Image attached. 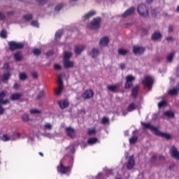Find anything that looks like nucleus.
Segmentation results:
<instances>
[{"label":"nucleus","mask_w":179,"mask_h":179,"mask_svg":"<svg viewBox=\"0 0 179 179\" xmlns=\"http://www.w3.org/2000/svg\"><path fill=\"white\" fill-rule=\"evenodd\" d=\"M101 27V17H96L92 19L90 24L87 25L90 30H99Z\"/></svg>","instance_id":"f257e3e1"},{"label":"nucleus","mask_w":179,"mask_h":179,"mask_svg":"<svg viewBox=\"0 0 179 179\" xmlns=\"http://www.w3.org/2000/svg\"><path fill=\"white\" fill-rule=\"evenodd\" d=\"M8 45L10 51H15V50H22V48H24V43H17L16 41L8 42Z\"/></svg>","instance_id":"f03ea898"},{"label":"nucleus","mask_w":179,"mask_h":179,"mask_svg":"<svg viewBox=\"0 0 179 179\" xmlns=\"http://www.w3.org/2000/svg\"><path fill=\"white\" fill-rule=\"evenodd\" d=\"M137 11L142 17H148L149 16V10H148L146 5L144 3H141L138 6Z\"/></svg>","instance_id":"7ed1b4c3"},{"label":"nucleus","mask_w":179,"mask_h":179,"mask_svg":"<svg viewBox=\"0 0 179 179\" xmlns=\"http://www.w3.org/2000/svg\"><path fill=\"white\" fill-rule=\"evenodd\" d=\"M57 83H59L58 88L55 89V94L56 96H60L64 90V83L62 82V74H60L57 78Z\"/></svg>","instance_id":"20e7f679"},{"label":"nucleus","mask_w":179,"mask_h":179,"mask_svg":"<svg viewBox=\"0 0 179 179\" xmlns=\"http://www.w3.org/2000/svg\"><path fill=\"white\" fill-rule=\"evenodd\" d=\"M142 84L144 85V87H148V89L150 90L153 85V78L150 76H145L142 80Z\"/></svg>","instance_id":"39448f33"},{"label":"nucleus","mask_w":179,"mask_h":179,"mask_svg":"<svg viewBox=\"0 0 179 179\" xmlns=\"http://www.w3.org/2000/svg\"><path fill=\"white\" fill-rule=\"evenodd\" d=\"M71 170L70 166H64L62 161H60L59 166H57V171L62 173V174H66Z\"/></svg>","instance_id":"423d86ee"},{"label":"nucleus","mask_w":179,"mask_h":179,"mask_svg":"<svg viewBox=\"0 0 179 179\" xmlns=\"http://www.w3.org/2000/svg\"><path fill=\"white\" fill-rule=\"evenodd\" d=\"M66 134L67 136L71 138V139H75L76 138V134L75 133V129L71 127H66L65 129Z\"/></svg>","instance_id":"0eeeda50"},{"label":"nucleus","mask_w":179,"mask_h":179,"mask_svg":"<svg viewBox=\"0 0 179 179\" xmlns=\"http://www.w3.org/2000/svg\"><path fill=\"white\" fill-rule=\"evenodd\" d=\"M135 80V78L132 76H127L126 77V83L124 84V89H131L132 87V81Z\"/></svg>","instance_id":"6e6552de"},{"label":"nucleus","mask_w":179,"mask_h":179,"mask_svg":"<svg viewBox=\"0 0 179 179\" xmlns=\"http://www.w3.org/2000/svg\"><path fill=\"white\" fill-rule=\"evenodd\" d=\"M127 167L128 170H132V169L135 167V157H134V155H131L129 157Z\"/></svg>","instance_id":"1a4fd4ad"},{"label":"nucleus","mask_w":179,"mask_h":179,"mask_svg":"<svg viewBox=\"0 0 179 179\" xmlns=\"http://www.w3.org/2000/svg\"><path fill=\"white\" fill-rule=\"evenodd\" d=\"M133 52L135 55H141L145 52V48L141 46H134Z\"/></svg>","instance_id":"9d476101"},{"label":"nucleus","mask_w":179,"mask_h":179,"mask_svg":"<svg viewBox=\"0 0 179 179\" xmlns=\"http://www.w3.org/2000/svg\"><path fill=\"white\" fill-rule=\"evenodd\" d=\"M170 152H171V156L172 157H174V159L179 160V152H178V150L177 149V147L173 145Z\"/></svg>","instance_id":"9b49d317"},{"label":"nucleus","mask_w":179,"mask_h":179,"mask_svg":"<svg viewBox=\"0 0 179 179\" xmlns=\"http://www.w3.org/2000/svg\"><path fill=\"white\" fill-rule=\"evenodd\" d=\"M6 96V92L4 91H2L0 92V104L5 105V104H9L10 101L9 99H5V97Z\"/></svg>","instance_id":"f8f14e48"},{"label":"nucleus","mask_w":179,"mask_h":179,"mask_svg":"<svg viewBox=\"0 0 179 179\" xmlns=\"http://www.w3.org/2000/svg\"><path fill=\"white\" fill-rule=\"evenodd\" d=\"M141 124L143 127L145 128V129H150V131H152V132H154L155 135L156 132L157 131V129L156 128V127L152 126V124H150V123L142 122Z\"/></svg>","instance_id":"ddd939ff"},{"label":"nucleus","mask_w":179,"mask_h":179,"mask_svg":"<svg viewBox=\"0 0 179 179\" xmlns=\"http://www.w3.org/2000/svg\"><path fill=\"white\" fill-rule=\"evenodd\" d=\"M94 94V93L93 92V90H87L83 94V99H92V97H93Z\"/></svg>","instance_id":"4468645a"},{"label":"nucleus","mask_w":179,"mask_h":179,"mask_svg":"<svg viewBox=\"0 0 179 179\" xmlns=\"http://www.w3.org/2000/svg\"><path fill=\"white\" fill-rule=\"evenodd\" d=\"M155 135H157V136H161V138H164L165 139H167V140L171 138V136L170 134L159 131V129L157 130Z\"/></svg>","instance_id":"2eb2a0df"},{"label":"nucleus","mask_w":179,"mask_h":179,"mask_svg":"<svg viewBox=\"0 0 179 179\" xmlns=\"http://www.w3.org/2000/svg\"><path fill=\"white\" fill-rule=\"evenodd\" d=\"M90 55L92 58H96L100 55V50L97 48H93L90 52Z\"/></svg>","instance_id":"dca6fc26"},{"label":"nucleus","mask_w":179,"mask_h":179,"mask_svg":"<svg viewBox=\"0 0 179 179\" xmlns=\"http://www.w3.org/2000/svg\"><path fill=\"white\" fill-rule=\"evenodd\" d=\"M21 97H23L22 93H14L10 95V99L13 101H16V100H20Z\"/></svg>","instance_id":"f3484780"},{"label":"nucleus","mask_w":179,"mask_h":179,"mask_svg":"<svg viewBox=\"0 0 179 179\" xmlns=\"http://www.w3.org/2000/svg\"><path fill=\"white\" fill-rule=\"evenodd\" d=\"M110 42V40L108 39V37H103L99 41V45L101 47H107L108 45V43Z\"/></svg>","instance_id":"a211bd4d"},{"label":"nucleus","mask_w":179,"mask_h":179,"mask_svg":"<svg viewBox=\"0 0 179 179\" xmlns=\"http://www.w3.org/2000/svg\"><path fill=\"white\" fill-rule=\"evenodd\" d=\"M134 12H135V7H131L122 14V17H127V16L132 15Z\"/></svg>","instance_id":"6ab92c4d"},{"label":"nucleus","mask_w":179,"mask_h":179,"mask_svg":"<svg viewBox=\"0 0 179 179\" xmlns=\"http://www.w3.org/2000/svg\"><path fill=\"white\" fill-rule=\"evenodd\" d=\"M159 38H162V34L159 31H155L151 36L152 41H157Z\"/></svg>","instance_id":"aec40b11"},{"label":"nucleus","mask_w":179,"mask_h":179,"mask_svg":"<svg viewBox=\"0 0 179 179\" xmlns=\"http://www.w3.org/2000/svg\"><path fill=\"white\" fill-rule=\"evenodd\" d=\"M139 89H141L139 85H136V87H133L131 90V97H133V99H135L138 96Z\"/></svg>","instance_id":"412c9836"},{"label":"nucleus","mask_w":179,"mask_h":179,"mask_svg":"<svg viewBox=\"0 0 179 179\" xmlns=\"http://www.w3.org/2000/svg\"><path fill=\"white\" fill-rule=\"evenodd\" d=\"M58 104L60 108L64 110V108H66L69 106V102L66 99H64V101H59Z\"/></svg>","instance_id":"4be33fe9"},{"label":"nucleus","mask_w":179,"mask_h":179,"mask_svg":"<svg viewBox=\"0 0 179 179\" xmlns=\"http://www.w3.org/2000/svg\"><path fill=\"white\" fill-rule=\"evenodd\" d=\"M118 87H120L119 85L107 86L108 90H109V92H112L113 93H117V92H118Z\"/></svg>","instance_id":"5701e85b"},{"label":"nucleus","mask_w":179,"mask_h":179,"mask_svg":"<svg viewBox=\"0 0 179 179\" xmlns=\"http://www.w3.org/2000/svg\"><path fill=\"white\" fill-rule=\"evenodd\" d=\"M64 68H73L74 63L70 60H64L63 61Z\"/></svg>","instance_id":"b1692460"},{"label":"nucleus","mask_w":179,"mask_h":179,"mask_svg":"<svg viewBox=\"0 0 179 179\" xmlns=\"http://www.w3.org/2000/svg\"><path fill=\"white\" fill-rule=\"evenodd\" d=\"M10 79V73H4L2 76V82L3 83H8V80Z\"/></svg>","instance_id":"393cba45"},{"label":"nucleus","mask_w":179,"mask_h":179,"mask_svg":"<svg viewBox=\"0 0 179 179\" xmlns=\"http://www.w3.org/2000/svg\"><path fill=\"white\" fill-rule=\"evenodd\" d=\"M178 92H179V88H173L169 90L168 92V94H169V96H177V94H178Z\"/></svg>","instance_id":"a878e982"},{"label":"nucleus","mask_w":179,"mask_h":179,"mask_svg":"<svg viewBox=\"0 0 179 179\" xmlns=\"http://www.w3.org/2000/svg\"><path fill=\"white\" fill-rule=\"evenodd\" d=\"M71 57H72V52H66V51L64 52V61L70 60Z\"/></svg>","instance_id":"bb28decb"},{"label":"nucleus","mask_w":179,"mask_h":179,"mask_svg":"<svg viewBox=\"0 0 179 179\" xmlns=\"http://www.w3.org/2000/svg\"><path fill=\"white\" fill-rule=\"evenodd\" d=\"M136 110V106H135V103H130L128 107H127V110L128 111V113H131V111H134Z\"/></svg>","instance_id":"cd10ccee"},{"label":"nucleus","mask_w":179,"mask_h":179,"mask_svg":"<svg viewBox=\"0 0 179 179\" xmlns=\"http://www.w3.org/2000/svg\"><path fill=\"white\" fill-rule=\"evenodd\" d=\"M82 51H83V45L76 46L75 52H76V54H77V55H79L80 54H81Z\"/></svg>","instance_id":"c85d7f7f"},{"label":"nucleus","mask_w":179,"mask_h":179,"mask_svg":"<svg viewBox=\"0 0 179 179\" xmlns=\"http://www.w3.org/2000/svg\"><path fill=\"white\" fill-rule=\"evenodd\" d=\"M36 2L39 6H44L48 3V0H36Z\"/></svg>","instance_id":"c756f323"},{"label":"nucleus","mask_w":179,"mask_h":179,"mask_svg":"<svg viewBox=\"0 0 179 179\" xmlns=\"http://www.w3.org/2000/svg\"><path fill=\"white\" fill-rule=\"evenodd\" d=\"M94 15H96V11L91 10L89 13H87V14H85L84 17H85V19H90V17L94 16Z\"/></svg>","instance_id":"7c9ffc66"},{"label":"nucleus","mask_w":179,"mask_h":179,"mask_svg":"<svg viewBox=\"0 0 179 179\" xmlns=\"http://www.w3.org/2000/svg\"><path fill=\"white\" fill-rule=\"evenodd\" d=\"M96 142H99V139L96 138H90L87 140L88 145H94Z\"/></svg>","instance_id":"2f4dec72"},{"label":"nucleus","mask_w":179,"mask_h":179,"mask_svg":"<svg viewBox=\"0 0 179 179\" xmlns=\"http://www.w3.org/2000/svg\"><path fill=\"white\" fill-rule=\"evenodd\" d=\"M14 58L15 61L19 62L20 61L22 60V53H20V52H16L15 54H14Z\"/></svg>","instance_id":"473e14b6"},{"label":"nucleus","mask_w":179,"mask_h":179,"mask_svg":"<svg viewBox=\"0 0 179 179\" xmlns=\"http://www.w3.org/2000/svg\"><path fill=\"white\" fill-rule=\"evenodd\" d=\"M164 115H166V117H168V118H173L174 117V113H173L172 111H165L164 113Z\"/></svg>","instance_id":"72a5a7b5"},{"label":"nucleus","mask_w":179,"mask_h":179,"mask_svg":"<svg viewBox=\"0 0 179 179\" xmlns=\"http://www.w3.org/2000/svg\"><path fill=\"white\" fill-rule=\"evenodd\" d=\"M28 76L26 73H19V79L20 80H26L27 79Z\"/></svg>","instance_id":"f704fd0d"},{"label":"nucleus","mask_w":179,"mask_h":179,"mask_svg":"<svg viewBox=\"0 0 179 179\" xmlns=\"http://www.w3.org/2000/svg\"><path fill=\"white\" fill-rule=\"evenodd\" d=\"M129 141L131 145H133L134 143H136V142L138 141V136H134L131 138H130Z\"/></svg>","instance_id":"c9c22d12"},{"label":"nucleus","mask_w":179,"mask_h":179,"mask_svg":"<svg viewBox=\"0 0 179 179\" xmlns=\"http://www.w3.org/2000/svg\"><path fill=\"white\" fill-rule=\"evenodd\" d=\"M0 37H1V38H6L8 37V32H6V30L3 29L0 32Z\"/></svg>","instance_id":"e433bc0d"},{"label":"nucleus","mask_w":179,"mask_h":179,"mask_svg":"<svg viewBox=\"0 0 179 179\" xmlns=\"http://www.w3.org/2000/svg\"><path fill=\"white\" fill-rule=\"evenodd\" d=\"M150 13L152 17H156L157 16V8H152Z\"/></svg>","instance_id":"4c0bfd02"},{"label":"nucleus","mask_w":179,"mask_h":179,"mask_svg":"<svg viewBox=\"0 0 179 179\" xmlns=\"http://www.w3.org/2000/svg\"><path fill=\"white\" fill-rule=\"evenodd\" d=\"M24 19L27 22H30V20H33V15L31 14L25 15H24Z\"/></svg>","instance_id":"58836bf2"},{"label":"nucleus","mask_w":179,"mask_h":179,"mask_svg":"<svg viewBox=\"0 0 179 179\" xmlns=\"http://www.w3.org/2000/svg\"><path fill=\"white\" fill-rule=\"evenodd\" d=\"M174 58V53H171L166 57V61L167 62H171L173 61V59Z\"/></svg>","instance_id":"ea45409f"},{"label":"nucleus","mask_w":179,"mask_h":179,"mask_svg":"<svg viewBox=\"0 0 179 179\" xmlns=\"http://www.w3.org/2000/svg\"><path fill=\"white\" fill-rule=\"evenodd\" d=\"M22 121H24V122H27V121H29V120H30V117H29V114L27 113H24L22 117Z\"/></svg>","instance_id":"a19ab883"},{"label":"nucleus","mask_w":179,"mask_h":179,"mask_svg":"<svg viewBox=\"0 0 179 179\" xmlns=\"http://www.w3.org/2000/svg\"><path fill=\"white\" fill-rule=\"evenodd\" d=\"M1 139L3 141V142H8V141H10V138H9V136H8L6 134L3 135Z\"/></svg>","instance_id":"79ce46f5"},{"label":"nucleus","mask_w":179,"mask_h":179,"mask_svg":"<svg viewBox=\"0 0 179 179\" xmlns=\"http://www.w3.org/2000/svg\"><path fill=\"white\" fill-rule=\"evenodd\" d=\"M128 51H127L126 50L124 49H120L118 50V54L120 55H126L127 54Z\"/></svg>","instance_id":"37998d69"},{"label":"nucleus","mask_w":179,"mask_h":179,"mask_svg":"<svg viewBox=\"0 0 179 179\" xmlns=\"http://www.w3.org/2000/svg\"><path fill=\"white\" fill-rule=\"evenodd\" d=\"M45 129H48L49 131H51L52 129V125L50 123H46L44 125Z\"/></svg>","instance_id":"c03bdc74"},{"label":"nucleus","mask_w":179,"mask_h":179,"mask_svg":"<svg viewBox=\"0 0 179 179\" xmlns=\"http://www.w3.org/2000/svg\"><path fill=\"white\" fill-rule=\"evenodd\" d=\"M62 30H59L58 31L56 32L55 34V39L57 40V38H60L61 36H62Z\"/></svg>","instance_id":"a18cd8bd"},{"label":"nucleus","mask_w":179,"mask_h":179,"mask_svg":"<svg viewBox=\"0 0 179 179\" xmlns=\"http://www.w3.org/2000/svg\"><path fill=\"white\" fill-rule=\"evenodd\" d=\"M167 104V102L166 101H162L161 102L158 103V107L159 108H162V107H164Z\"/></svg>","instance_id":"49530a36"},{"label":"nucleus","mask_w":179,"mask_h":179,"mask_svg":"<svg viewBox=\"0 0 179 179\" xmlns=\"http://www.w3.org/2000/svg\"><path fill=\"white\" fill-rule=\"evenodd\" d=\"M44 95H45L44 91H41L36 97L37 100H40V99H42V97H44Z\"/></svg>","instance_id":"de8ad7c7"},{"label":"nucleus","mask_w":179,"mask_h":179,"mask_svg":"<svg viewBox=\"0 0 179 179\" xmlns=\"http://www.w3.org/2000/svg\"><path fill=\"white\" fill-rule=\"evenodd\" d=\"M63 8H64V5L59 4L55 6V10H56L57 12H59V10H61V9H62Z\"/></svg>","instance_id":"09e8293b"},{"label":"nucleus","mask_w":179,"mask_h":179,"mask_svg":"<svg viewBox=\"0 0 179 179\" xmlns=\"http://www.w3.org/2000/svg\"><path fill=\"white\" fill-rule=\"evenodd\" d=\"M174 30V25L169 24L168 27V32L169 33H173V31Z\"/></svg>","instance_id":"8fccbe9b"},{"label":"nucleus","mask_w":179,"mask_h":179,"mask_svg":"<svg viewBox=\"0 0 179 179\" xmlns=\"http://www.w3.org/2000/svg\"><path fill=\"white\" fill-rule=\"evenodd\" d=\"M40 113H41V111H40L37 109H31L30 110V113L31 114H40Z\"/></svg>","instance_id":"3c124183"},{"label":"nucleus","mask_w":179,"mask_h":179,"mask_svg":"<svg viewBox=\"0 0 179 179\" xmlns=\"http://www.w3.org/2000/svg\"><path fill=\"white\" fill-rule=\"evenodd\" d=\"M34 52V55H40V54H41V50L39 49H34L33 50Z\"/></svg>","instance_id":"603ef678"},{"label":"nucleus","mask_w":179,"mask_h":179,"mask_svg":"<svg viewBox=\"0 0 179 179\" xmlns=\"http://www.w3.org/2000/svg\"><path fill=\"white\" fill-rule=\"evenodd\" d=\"M101 122L102 124H108V122H110V121L108 120V118H107L106 117H103L101 120Z\"/></svg>","instance_id":"864d4df0"},{"label":"nucleus","mask_w":179,"mask_h":179,"mask_svg":"<svg viewBox=\"0 0 179 179\" xmlns=\"http://www.w3.org/2000/svg\"><path fill=\"white\" fill-rule=\"evenodd\" d=\"M31 75H32L33 79H37V78H38V73H37L36 71H33L31 73Z\"/></svg>","instance_id":"5fc2aeb1"},{"label":"nucleus","mask_w":179,"mask_h":179,"mask_svg":"<svg viewBox=\"0 0 179 179\" xmlns=\"http://www.w3.org/2000/svg\"><path fill=\"white\" fill-rule=\"evenodd\" d=\"M31 26H34V27H38V22L34 20L31 22Z\"/></svg>","instance_id":"6e6d98bb"},{"label":"nucleus","mask_w":179,"mask_h":179,"mask_svg":"<svg viewBox=\"0 0 179 179\" xmlns=\"http://www.w3.org/2000/svg\"><path fill=\"white\" fill-rule=\"evenodd\" d=\"M166 41H168L169 43H173V41H174V38L173 36H167Z\"/></svg>","instance_id":"4d7b16f0"},{"label":"nucleus","mask_w":179,"mask_h":179,"mask_svg":"<svg viewBox=\"0 0 179 179\" xmlns=\"http://www.w3.org/2000/svg\"><path fill=\"white\" fill-rule=\"evenodd\" d=\"M93 134H96V129H91L88 130V135H93Z\"/></svg>","instance_id":"13d9d810"},{"label":"nucleus","mask_w":179,"mask_h":179,"mask_svg":"<svg viewBox=\"0 0 179 179\" xmlns=\"http://www.w3.org/2000/svg\"><path fill=\"white\" fill-rule=\"evenodd\" d=\"M6 15L0 12V20H5Z\"/></svg>","instance_id":"bf43d9fd"},{"label":"nucleus","mask_w":179,"mask_h":179,"mask_svg":"<svg viewBox=\"0 0 179 179\" xmlns=\"http://www.w3.org/2000/svg\"><path fill=\"white\" fill-rule=\"evenodd\" d=\"M54 55V51L50 50L46 53V57H52Z\"/></svg>","instance_id":"052dcab7"},{"label":"nucleus","mask_w":179,"mask_h":179,"mask_svg":"<svg viewBox=\"0 0 179 179\" xmlns=\"http://www.w3.org/2000/svg\"><path fill=\"white\" fill-rule=\"evenodd\" d=\"M13 135L16 138H20V136H22V134H20V133H16V132H14Z\"/></svg>","instance_id":"680f3d73"},{"label":"nucleus","mask_w":179,"mask_h":179,"mask_svg":"<svg viewBox=\"0 0 179 179\" xmlns=\"http://www.w3.org/2000/svg\"><path fill=\"white\" fill-rule=\"evenodd\" d=\"M5 111V109H3V107H2L1 106H0V115H2V114H3Z\"/></svg>","instance_id":"e2e57ef3"},{"label":"nucleus","mask_w":179,"mask_h":179,"mask_svg":"<svg viewBox=\"0 0 179 179\" xmlns=\"http://www.w3.org/2000/svg\"><path fill=\"white\" fill-rule=\"evenodd\" d=\"M13 89H15V90H17V89H19V84H17V83H15L13 85Z\"/></svg>","instance_id":"0e129e2a"},{"label":"nucleus","mask_w":179,"mask_h":179,"mask_svg":"<svg viewBox=\"0 0 179 179\" xmlns=\"http://www.w3.org/2000/svg\"><path fill=\"white\" fill-rule=\"evenodd\" d=\"M156 159L157 158H156L155 155L152 156V158H151V162H152V163L156 162Z\"/></svg>","instance_id":"69168bd1"},{"label":"nucleus","mask_w":179,"mask_h":179,"mask_svg":"<svg viewBox=\"0 0 179 179\" xmlns=\"http://www.w3.org/2000/svg\"><path fill=\"white\" fill-rule=\"evenodd\" d=\"M8 16H12L13 15V11H9L7 13Z\"/></svg>","instance_id":"338daca9"},{"label":"nucleus","mask_w":179,"mask_h":179,"mask_svg":"<svg viewBox=\"0 0 179 179\" xmlns=\"http://www.w3.org/2000/svg\"><path fill=\"white\" fill-rule=\"evenodd\" d=\"M54 68H61V66L58 64H55Z\"/></svg>","instance_id":"774afa93"}]
</instances>
